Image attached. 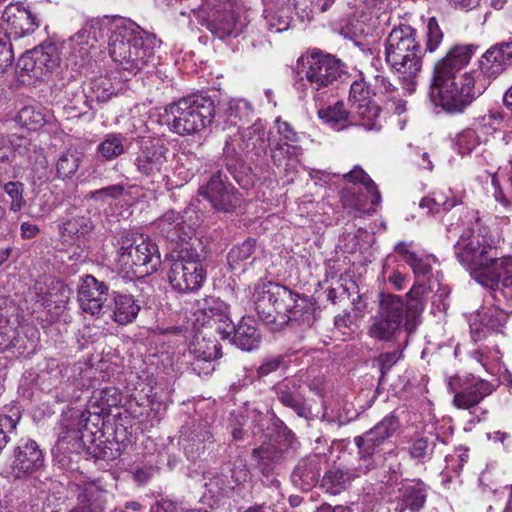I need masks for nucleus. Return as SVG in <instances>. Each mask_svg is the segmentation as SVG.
Instances as JSON below:
<instances>
[{
    "instance_id": "1",
    "label": "nucleus",
    "mask_w": 512,
    "mask_h": 512,
    "mask_svg": "<svg viewBox=\"0 0 512 512\" xmlns=\"http://www.w3.org/2000/svg\"><path fill=\"white\" fill-rule=\"evenodd\" d=\"M110 26L109 55L123 70L137 74L149 65H154L155 51L160 41L154 34L143 30L130 19L114 17L112 19H91L68 39V46L75 60L85 63L100 39L104 37V28Z\"/></svg>"
},
{
    "instance_id": "2",
    "label": "nucleus",
    "mask_w": 512,
    "mask_h": 512,
    "mask_svg": "<svg viewBox=\"0 0 512 512\" xmlns=\"http://www.w3.org/2000/svg\"><path fill=\"white\" fill-rule=\"evenodd\" d=\"M473 53L472 45H458L434 66L429 98L448 114L464 113L484 91L476 86L474 73H460Z\"/></svg>"
},
{
    "instance_id": "3",
    "label": "nucleus",
    "mask_w": 512,
    "mask_h": 512,
    "mask_svg": "<svg viewBox=\"0 0 512 512\" xmlns=\"http://www.w3.org/2000/svg\"><path fill=\"white\" fill-rule=\"evenodd\" d=\"M399 427V419L391 414L362 435L354 437V444L358 449L356 466L351 469L333 466L326 471L321 483L325 491L331 495H338L345 491L355 478L377 469L384 461V449L391 446V438Z\"/></svg>"
},
{
    "instance_id": "4",
    "label": "nucleus",
    "mask_w": 512,
    "mask_h": 512,
    "mask_svg": "<svg viewBox=\"0 0 512 512\" xmlns=\"http://www.w3.org/2000/svg\"><path fill=\"white\" fill-rule=\"evenodd\" d=\"M423 285H414L407 293V301L401 296L381 293L378 308L371 317L367 334L381 342H396L405 333V345L421 323L425 303L421 298Z\"/></svg>"
},
{
    "instance_id": "5",
    "label": "nucleus",
    "mask_w": 512,
    "mask_h": 512,
    "mask_svg": "<svg viewBox=\"0 0 512 512\" xmlns=\"http://www.w3.org/2000/svg\"><path fill=\"white\" fill-rule=\"evenodd\" d=\"M422 48L417 32L409 25H400L386 39L385 60L391 69L402 75L403 89L412 94L422 68Z\"/></svg>"
},
{
    "instance_id": "6",
    "label": "nucleus",
    "mask_w": 512,
    "mask_h": 512,
    "mask_svg": "<svg viewBox=\"0 0 512 512\" xmlns=\"http://www.w3.org/2000/svg\"><path fill=\"white\" fill-rule=\"evenodd\" d=\"M214 117L215 105L211 97L195 94L168 105L164 120L173 133L186 136L205 129L212 123Z\"/></svg>"
},
{
    "instance_id": "7",
    "label": "nucleus",
    "mask_w": 512,
    "mask_h": 512,
    "mask_svg": "<svg viewBox=\"0 0 512 512\" xmlns=\"http://www.w3.org/2000/svg\"><path fill=\"white\" fill-rule=\"evenodd\" d=\"M118 244V267L128 278H144L158 270L160 252L148 237L128 232L120 237Z\"/></svg>"
},
{
    "instance_id": "8",
    "label": "nucleus",
    "mask_w": 512,
    "mask_h": 512,
    "mask_svg": "<svg viewBox=\"0 0 512 512\" xmlns=\"http://www.w3.org/2000/svg\"><path fill=\"white\" fill-rule=\"evenodd\" d=\"M207 277L201 254L196 248L184 246L171 254L167 279L171 288L181 294L199 290Z\"/></svg>"
},
{
    "instance_id": "9",
    "label": "nucleus",
    "mask_w": 512,
    "mask_h": 512,
    "mask_svg": "<svg viewBox=\"0 0 512 512\" xmlns=\"http://www.w3.org/2000/svg\"><path fill=\"white\" fill-rule=\"evenodd\" d=\"M296 71L302 80H306V88L315 93V99L320 95L317 92L329 88L343 73L338 59L319 51L299 57Z\"/></svg>"
},
{
    "instance_id": "10",
    "label": "nucleus",
    "mask_w": 512,
    "mask_h": 512,
    "mask_svg": "<svg viewBox=\"0 0 512 512\" xmlns=\"http://www.w3.org/2000/svg\"><path fill=\"white\" fill-rule=\"evenodd\" d=\"M497 248L485 228L467 229L463 231L454 245V255L461 265L471 271L475 279V271L483 268L491 261Z\"/></svg>"
},
{
    "instance_id": "11",
    "label": "nucleus",
    "mask_w": 512,
    "mask_h": 512,
    "mask_svg": "<svg viewBox=\"0 0 512 512\" xmlns=\"http://www.w3.org/2000/svg\"><path fill=\"white\" fill-rule=\"evenodd\" d=\"M101 415L90 410L77 411L72 416V428L63 433L55 446L56 453L63 454L59 460L65 465V454H78L86 446L87 441H92V436L100 431Z\"/></svg>"
},
{
    "instance_id": "12",
    "label": "nucleus",
    "mask_w": 512,
    "mask_h": 512,
    "mask_svg": "<svg viewBox=\"0 0 512 512\" xmlns=\"http://www.w3.org/2000/svg\"><path fill=\"white\" fill-rule=\"evenodd\" d=\"M296 450L297 442L291 431H288L283 441L263 442L259 447L253 449L252 459L262 475L270 476L286 462L292 460L296 455Z\"/></svg>"
},
{
    "instance_id": "13",
    "label": "nucleus",
    "mask_w": 512,
    "mask_h": 512,
    "mask_svg": "<svg viewBox=\"0 0 512 512\" xmlns=\"http://www.w3.org/2000/svg\"><path fill=\"white\" fill-rule=\"evenodd\" d=\"M198 194L217 212L232 213L241 202L237 189L228 181L222 169L214 172L209 180L199 187Z\"/></svg>"
},
{
    "instance_id": "14",
    "label": "nucleus",
    "mask_w": 512,
    "mask_h": 512,
    "mask_svg": "<svg viewBox=\"0 0 512 512\" xmlns=\"http://www.w3.org/2000/svg\"><path fill=\"white\" fill-rule=\"evenodd\" d=\"M447 386L448 390L454 394L453 405L458 409L469 411L494 391V386L483 379L461 383L460 378L450 377Z\"/></svg>"
},
{
    "instance_id": "15",
    "label": "nucleus",
    "mask_w": 512,
    "mask_h": 512,
    "mask_svg": "<svg viewBox=\"0 0 512 512\" xmlns=\"http://www.w3.org/2000/svg\"><path fill=\"white\" fill-rule=\"evenodd\" d=\"M44 465L39 445L31 439H21L13 449L10 474L15 479L26 478Z\"/></svg>"
},
{
    "instance_id": "16",
    "label": "nucleus",
    "mask_w": 512,
    "mask_h": 512,
    "mask_svg": "<svg viewBox=\"0 0 512 512\" xmlns=\"http://www.w3.org/2000/svg\"><path fill=\"white\" fill-rule=\"evenodd\" d=\"M109 287L104 281L87 274L81 278L78 288V302L83 312L99 317L106 308Z\"/></svg>"
},
{
    "instance_id": "17",
    "label": "nucleus",
    "mask_w": 512,
    "mask_h": 512,
    "mask_svg": "<svg viewBox=\"0 0 512 512\" xmlns=\"http://www.w3.org/2000/svg\"><path fill=\"white\" fill-rule=\"evenodd\" d=\"M168 152V147L159 141L144 142L134 159L137 172L151 179L160 176L167 162Z\"/></svg>"
},
{
    "instance_id": "18",
    "label": "nucleus",
    "mask_w": 512,
    "mask_h": 512,
    "mask_svg": "<svg viewBox=\"0 0 512 512\" xmlns=\"http://www.w3.org/2000/svg\"><path fill=\"white\" fill-rule=\"evenodd\" d=\"M221 349L216 339L196 336L188 348V354L192 357L191 369L200 374L214 371V361L222 356Z\"/></svg>"
},
{
    "instance_id": "19",
    "label": "nucleus",
    "mask_w": 512,
    "mask_h": 512,
    "mask_svg": "<svg viewBox=\"0 0 512 512\" xmlns=\"http://www.w3.org/2000/svg\"><path fill=\"white\" fill-rule=\"evenodd\" d=\"M512 67V37L492 45L479 60L484 76L495 79Z\"/></svg>"
},
{
    "instance_id": "20",
    "label": "nucleus",
    "mask_w": 512,
    "mask_h": 512,
    "mask_svg": "<svg viewBox=\"0 0 512 512\" xmlns=\"http://www.w3.org/2000/svg\"><path fill=\"white\" fill-rule=\"evenodd\" d=\"M179 433L178 443L186 457L191 461H196L204 455L206 443L212 442L213 438L212 433L204 423L195 421L182 426Z\"/></svg>"
},
{
    "instance_id": "21",
    "label": "nucleus",
    "mask_w": 512,
    "mask_h": 512,
    "mask_svg": "<svg viewBox=\"0 0 512 512\" xmlns=\"http://www.w3.org/2000/svg\"><path fill=\"white\" fill-rule=\"evenodd\" d=\"M289 294L286 292V286L269 282L259 286L255 290L254 304L260 319L265 324H275L274 304L277 300L284 302L288 299Z\"/></svg>"
},
{
    "instance_id": "22",
    "label": "nucleus",
    "mask_w": 512,
    "mask_h": 512,
    "mask_svg": "<svg viewBox=\"0 0 512 512\" xmlns=\"http://www.w3.org/2000/svg\"><path fill=\"white\" fill-rule=\"evenodd\" d=\"M89 89L90 95L86 94L80 86L68 87L66 94L67 96H69L70 93L72 94L73 98L70 101L74 103V109L82 111L79 106L80 103L87 108H92L91 102L93 98H95L97 102H106L115 94V88L111 80L102 76L91 80Z\"/></svg>"
},
{
    "instance_id": "23",
    "label": "nucleus",
    "mask_w": 512,
    "mask_h": 512,
    "mask_svg": "<svg viewBox=\"0 0 512 512\" xmlns=\"http://www.w3.org/2000/svg\"><path fill=\"white\" fill-rule=\"evenodd\" d=\"M231 479L227 475L207 472L203 475L204 481V497L211 500L218 501L220 497L226 495L230 490L242 482H245L248 477V471L241 469L239 471L231 470Z\"/></svg>"
},
{
    "instance_id": "24",
    "label": "nucleus",
    "mask_w": 512,
    "mask_h": 512,
    "mask_svg": "<svg viewBox=\"0 0 512 512\" xmlns=\"http://www.w3.org/2000/svg\"><path fill=\"white\" fill-rule=\"evenodd\" d=\"M326 457L322 454H311L302 458L291 475L292 482L302 490H310L320 478L322 464Z\"/></svg>"
},
{
    "instance_id": "25",
    "label": "nucleus",
    "mask_w": 512,
    "mask_h": 512,
    "mask_svg": "<svg viewBox=\"0 0 512 512\" xmlns=\"http://www.w3.org/2000/svg\"><path fill=\"white\" fill-rule=\"evenodd\" d=\"M245 26V19L233 9L217 11L207 23L208 30L219 39L237 37Z\"/></svg>"
},
{
    "instance_id": "26",
    "label": "nucleus",
    "mask_w": 512,
    "mask_h": 512,
    "mask_svg": "<svg viewBox=\"0 0 512 512\" xmlns=\"http://www.w3.org/2000/svg\"><path fill=\"white\" fill-rule=\"evenodd\" d=\"M300 389L301 385L295 379H286L275 386L277 399L284 406L291 408L298 416L309 419L312 412L306 405Z\"/></svg>"
},
{
    "instance_id": "27",
    "label": "nucleus",
    "mask_w": 512,
    "mask_h": 512,
    "mask_svg": "<svg viewBox=\"0 0 512 512\" xmlns=\"http://www.w3.org/2000/svg\"><path fill=\"white\" fill-rule=\"evenodd\" d=\"M112 305L107 306L111 311V318L119 325H127L135 321L140 310L141 303L133 295L113 291L111 294Z\"/></svg>"
},
{
    "instance_id": "28",
    "label": "nucleus",
    "mask_w": 512,
    "mask_h": 512,
    "mask_svg": "<svg viewBox=\"0 0 512 512\" xmlns=\"http://www.w3.org/2000/svg\"><path fill=\"white\" fill-rule=\"evenodd\" d=\"M268 133L261 121H256L242 133V150L252 161H260L267 154Z\"/></svg>"
},
{
    "instance_id": "29",
    "label": "nucleus",
    "mask_w": 512,
    "mask_h": 512,
    "mask_svg": "<svg viewBox=\"0 0 512 512\" xmlns=\"http://www.w3.org/2000/svg\"><path fill=\"white\" fill-rule=\"evenodd\" d=\"M233 330L230 343L243 351H252L257 349L262 340L258 329L257 321L252 317H242Z\"/></svg>"
},
{
    "instance_id": "30",
    "label": "nucleus",
    "mask_w": 512,
    "mask_h": 512,
    "mask_svg": "<svg viewBox=\"0 0 512 512\" xmlns=\"http://www.w3.org/2000/svg\"><path fill=\"white\" fill-rule=\"evenodd\" d=\"M427 500V488L423 483L406 485L397 501L391 502L390 512H419Z\"/></svg>"
},
{
    "instance_id": "31",
    "label": "nucleus",
    "mask_w": 512,
    "mask_h": 512,
    "mask_svg": "<svg viewBox=\"0 0 512 512\" xmlns=\"http://www.w3.org/2000/svg\"><path fill=\"white\" fill-rule=\"evenodd\" d=\"M159 234L169 241H184L189 235L186 228L191 229V225L186 223L184 215L169 210L159 217L154 223Z\"/></svg>"
},
{
    "instance_id": "32",
    "label": "nucleus",
    "mask_w": 512,
    "mask_h": 512,
    "mask_svg": "<svg viewBox=\"0 0 512 512\" xmlns=\"http://www.w3.org/2000/svg\"><path fill=\"white\" fill-rule=\"evenodd\" d=\"M508 257H499L498 250L494 252L491 261L481 268L475 271V280L484 287L492 289L504 288V277L506 276V270L500 268L506 266Z\"/></svg>"
},
{
    "instance_id": "33",
    "label": "nucleus",
    "mask_w": 512,
    "mask_h": 512,
    "mask_svg": "<svg viewBox=\"0 0 512 512\" xmlns=\"http://www.w3.org/2000/svg\"><path fill=\"white\" fill-rule=\"evenodd\" d=\"M511 304L510 298L502 299L500 303L494 300L493 305L483 307L479 312L480 323L488 329L500 332L512 313Z\"/></svg>"
},
{
    "instance_id": "34",
    "label": "nucleus",
    "mask_w": 512,
    "mask_h": 512,
    "mask_svg": "<svg viewBox=\"0 0 512 512\" xmlns=\"http://www.w3.org/2000/svg\"><path fill=\"white\" fill-rule=\"evenodd\" d=\"M380 108L372 101L355 102L350 106V125L362 126L366 130H378Z\"/></svg>"
},
{
    "instance_id": "35",
    "label": "nucleus",
    "mask_w": 512,
    "mask_h": 512,
    "mask_svg": "<svg viewBox=\"0 0 512 512\" xmlns=\"http://www.w3.org/2000/svg\"><path fill=\"white\" fill-rule=\"evenodd\" d=\"M129 149L128 138L119 132H110L104 135L96 147V153L105 161H113L126 154Z\"/></svg>"
},
{
    "instance_id": "36",
    "label": "nucleus",
    "mask_w": 512,
    "mask_h": 512,
    "mask_svg": "<svg viewBox=\"0 0 512 512\" xmlns=\"http://www.w3.org/2000/svg\"><path fill=\"white\" fill-rule=\"evenodd\" d=\"M79 512H104L105 492L94 483H86L78 494Z\"/></svg>"
},
{
    "instance_id": "37",
    "label": "nucleus",
    "mask_w": 512,
    "mask_h": 512,
    "mask_svg": "<svg viewBox=\"0 0 512 512\" xmlns=\"http://www.w3.org/2000/svg\"><path fill=\"white\" fill-rule=\"evenodd\" d=\"M35 79H43L59 64V56L54 45L39 46L33 49Z\"/></svg>"
},
{
    "instance_id": "38",
    "label": "nucleus",
    "mask_w": 512,
    "mask_h": 512,
    "mask_svg": "<svg viewBox=\"0 0 512 512\" xmlns=\"http://www.w3.org/2000/svg\"><path fill=\"white\" fill-rule=\"evenodd\" d=\"M53 118L50 110L42 106H25L17 114L16 121L28 130L36 131Z\"/></svg>"
},
{
    "instance_id": "39",
    "label": "nucleus",
    "mask_w": 512,
    "mask_h": 512,
    "mask_svg": "<svg viewBox=\"0 0 512 512\" xmlns=\"http://www.w3.org/2000/svg\"><path fill=\"white\" fill-rule=\"evenodd\" d=\"M255 250L256 240L252 237H248L242 243L234 245L227 254L230 270L244 273L248 265L246 261L251 258Z\"/></svg>"
},
{
    "instance_id": "40",
    "label": "nucleus",
    "mask_w": 512,
    "mask_h": 512,
    "mask_svg": "<svg viewBox=\"0 0 512 512\" xmlns=\"http://www.w3.org/2000/svg\"><path fill=\"white\" fill-rule=\"evenodd\" d=\"M341 201L344 207L365 214L375 213L378 206L371 203V196L367 193V190L362 191L355 187H345L341 192Z\"/></svg>"
},
{
    "instance_id": "41",
    "label": "nucleus",
    "mask_w": 512,
    "mask_h": 512,
    "mask_svg": "<svg viewBox=\"0 0 512 512\" xmlns=\"http://www.w3.org/2000/svg\"><path fill=\"white\" fill-rule=\"evenodd\" d=\"M302 153L300 146L283 142L282 139L276 140L271 144L270 156L271 160L278 169H283L286 175L289 174V160L297 157Z\"/></svg>"
},
{
    "instance_id": "42",
    "label": "nucleus",
    "mask_w": 512,
    "mask_h": 512,
    "mask_svg": "<svg viewBox=\"0 0 512 512\" xmlns=\"http://www.w3.org/2000/svg\"><path fill=\"white\" fill-rule=\"evenodd\" d=\"M75 209L64 218L60 231L63 236L86 237L93 230L94 226L89 217L74 213Z\"/></svg>"
},
{
    "instance_id": "43",
    "label": "nucleus",
    "mask_w": 512,
    "mask_h": 512,
    "mask_svg": "<svg viewBox=\"0 0 512 512\" xmlns=\"http://www.w3.org/2000/svg\"><path fill=\"white\" fill-rule=\"evenodd\" d=\"M290 322L294 321L300 325L312 326L315 322V308L313 304L306 298L295 293L289 312Z\"/></svg>"
},
{
    "instance_id": "44",
    "label": "nucleus",
    "mask_w": 512,
    "mask_h": 512,
    "mask_svg": "<svg viewBox=\"0 0 512 512\" xmlns=\"http://www.w3.org/2000/svg\"><path fill=\"white\" fill-rule=\"evenodd\" d=\"M318 116L336 130L350 126V110L347 111L344 108L342 101H338L333 106L319 109Z\"/></svg>"
},
{
    "instance_id": "45",
    "label": "nucleus",
    "mask_w": 512,
    "mask_h": 512,
    "mask_svg": "<svg viewBox=\"0 0 512 512\" xmlns=\"http://www.w3.org/2000/svg\"><path fill=\"white\" fill-rule=\"evenodd\" d=\"M348 182L358 185L361 184L364 190L371 196V203L379 205L381 203V195L375 182L360 166H355L351 171L343 175Z\"/></svg>"
},
{
    "instance_id": "46",
    "label": "nucleus",
    "mask_w": 512,
    "mask_h": 512,
    "mask_svg": "<svg viewBox=\"0 0 512 512\" xmlns=\"http://www.w3.org/2000/svg\"><path fill=\"white\" fill-rule=\"evenodd\" d=\"M80 156L76 152L66 151L60 154L56 162V175L60 179L71 178L79 168Z\"/></svg>"
},
{
    "instance_id": "47",
    "label": "nucleus",
    "mask_w": 512,
    "mask_h": 512,
    "mask_svg": "<svg viewBox=\"0 0 512 512\" xmlns=\"http://www.w3.org/2000/svg\"><path fill=\"white\" fill-rule=\"evenodd\" d=\"M510 164V172L508 176L509 188L507 191L501 186V183L498 179L497 173L491 174V184L493 186V197L496 202L502 205V207L508 211L512 212V159L509 161Z\"/></svg>"
},
{
    "instance_id": "48",
    "label": "nucleus",
    "mask_w": 512,
    "mask_h": 512,
    "mask_svg": "<svg viewBox=\"0 0 512 512\" xmlns=\"http://www.w3.org/2000/svg\"><path fill=\"white\" fill-rule=\"evenodd\" d=\"M197 305L205 316L208 325L214 321H219L228 312V308L223 302L212 297L198 301Z\"/></svg>"
},
{
    "instance_id": "49",
    "label": "nucleus",
    "mask_w": 512,
    "mask_h": 512,
    "mask_svg": "<svg viewBox=\"0 0 512 512\" xmlns=\"http://www.w3.org/2000/svg\"><path fill=\"white\" fill-rule=\"evenodd\" d=\"M251 104L244 99H231L226 104L225 113L232 124L238 121L249 120L252 115Z\"/></svg>"
},
{
    "instance_id": "50",
    "label": "nucleus",
    "mask_w": 512,
    "mask_h": 512,
    "mask_svg": "<svg viewBox=\"0 0 512 512\" xmlns=\"http://www.w3.org/2000/svg\"><path fill=\"white\" fill-rule=\"evenodd\" d=\"M402 356V349L398 347L393 351L381 353L373 359V367H377L380 371L379 384L384 382L386 374L402 358Z\"/></svg>"
},
{
    "instance_id": "51",
    "label": "nucleus",
    "mask_w": 512,
    "mask_h": 512,
    "mask_svg": "<svg viewBox=\"0 0 512 512\" xmlns=\"http://www.w3.org/2000/svg\"><path fill=\"white\" fill-rule=\"evenodd\" d=\"M286 292L289 294L288 299H286L284 302L277 300L274 304V312H272V314L275 316V324H269L272 329L279 330L290 322L289 312L291 304L293 300H295V293L287 287Z\"/></svg>"
},
{
    "instance_id": "52",
    "label": "nucleus",
    "mask_w": 512,
    "mask_h": 512,
    "mask_svg": "<svg viewBox=\"0 0 512 512\" xmlns=\"http://www.w3.org/2000/svg\"><path fill=\"white\" fill-rule=\"evenodd\" d=\"M481 143L480 137L474 129H465L455 137V147L462 154H470Z\"/></svg>"
},
{
    "instance_id": "53",
    "label": "nucleus",
    "mask_w": 512,
    "mask_h": 512,
    "mask_svg": "<svg viewBox=\"0 0 512 512\" xmlns=\"http://www.w3.org/2000/svg\"><path fill=\"white\" fill-rule=\"evenodd\" d=\"M435 447V437H420L413 441L412 445L409 448V453L411 457L414 459H429L432 456Z\"/></svg>"
},
{
    "instance_id": "54",
    "label": "nucleus",
    "mask_w": 512,
    "mask_h": 512,
    "mask_svg": "<svg viewBox=\"0 0 512 512\" xmlns=\"http://www.w3.org/2000/svg\"><path fill=\"white\" fill-rule=\"evenodd\" d=\"M374 96L372 82L367 84L363 79L355 80L350 86L349 103L371 101Z\"/></svg>"
},
{
    "instance_id": "55",
    "label": "nucleus",
    "mask_w": 512,
    "mask_h": 512,
    "mask_svg": "<svg viewBox=\"0 0 512 512\" xmlns=\"http://www.w3.org/2000/svg\"><path fill=\"white\" fill-rule=\"evenodd\" d=\"M504 120V114L500 111H489L487 114L476 119L475 125L485 134H492L500 129Z\"/></svg>"
},
{
    "instance_id": "56",
    "label": "nucleus",
    "mask_w": 512,
    "mask_h": 512,
    "mask_svg": "<svg viewBox=\"0 0 512 512\" xmlns=\"http://www.w3.org/2000/svg\"><path fill=\"white\" fill-rule=\"evenodd\" d=\"M3 190L11 198L10 210L13 212L20 211L25 205L23 197L24 184L21 182H8L3 186Z\"/></svg>"
},
{
    "instance_id": "57",
    "label": "nucleus",
    "mask_w": 512,
    "mask_h": 512,
    "mask_svg": "<svg viewBox=\"0 0 512 512\" xmlns=\"http://www.w3.org/2000/svg\"><path fill=\"white\" fill-rule=\"evenodd\" d=\"M443 40V32L435 17L428 19L426 25V48L425 51L434 52Z\"/></svg>"
},
{
    "instance_id": "58",
    "label": "nucleus",
    "mask_w": 512,
    "mask_h": 512,
    "mask_svg": "<svg viewBox=\"0 0 512 512\" xmlns=\"http://www.w3.org/2000/svg\"><path fill=\"white\" fill-rule=\"evenodd\" d=\"M374 96L382 95L387 100L396 98L398 94L397 87L390 80L381 74H376L372 81Z\"/></svg>"
},
{
    "instance_id": "59",
    "label": "nucleus",
    "mask_w": 512,
    "mask_h": 512,
    "mask_svg": "<svg viewBox=\"0 0 512 512\" xmlns=\"http://www.w3.org/2000/svg\"><path fill=\"white\" fill-rule=\"evenodd\" d=\"M9 142L15 153L29 159L31 158V153H35L37 150V145L30 138L22 134H12Z\"/></svg>"
},
{
    "instance_id": "60",
    "label": "nucleus",
    "mask_w": 512,
    "mask_h": 512,
    "mask_svg": "<svg viewBox=\"0 0 512 512\" xmlns=\"http://www.w3.org/2000/svg\"><path fill=\"white\" fill-rule=\"evenodd\" d=\"M500 268L506 270V276L504 277V288L495 289L492 297L497 302H501L502 299L510 298L512 301V256L508 257V262H506V266H501Z\"/></svg>"
},
{
    "instance_id": "61",
    "label": "nucleus",
    "mask_w": 512,
    "mask_h": 512,
    "mask_svg": "<svg viewBox=\"0 0 512 512\" xmlns=\"http://www.w3.org/2000/svg\"><path fill=\"white\" fill-rule=\"evenodd\" d=\"M240 161V154L233 146L230 140H226L223 148V166L226 170L233 175L234 179L238 182V178L235 175L236 164Z\"/></svg>"
},
{
    "instance_id": "62",
    "label": "nucleus",
    "mask_w": 512,
    "mask_h": 512,
    "mask_svg": "<svg viewBox=\"0 0 512 512\" xmlns=\"http://www.w3.org/2000/svg\"><path fill=\"white\" fill-rule=\"evenodd\" d=\"M286 361L283 355L268 356L263 359L262 363L257 369L258 377H265L278 369L285 367Z\"/></svg>"
},
{
    "instance_id": "63",
    "label": "nucleus",
    "mask_w": 512,
    "mask_h": 512,
    "mask_svg": "<svg viewBox=\"0 0 512 512\" xmlns=\"http://www.w3.org/2000/svg\"><path fill=\"white\" fill-rule=\"evenodd\" d=\"M14 61V53L10 39L6 35L0 36V73L7 70Z\"/></svg>"
},
{
    "instance_id": "64",
    "label": "nucleus",
    "mask_w": 512,
    "mask_h": 512,
    "mask_svg": "<svg viewBox=\"0 0 512 512\" xmlns=\"http://www.w3.org/2000/svg\"><path fill=\"white\" fill-rule=\"evenodd\" d=\"M19 417L0 415V452L6 447L9 441V434L16 429Z\"/></svg>"
}]
</instances>
